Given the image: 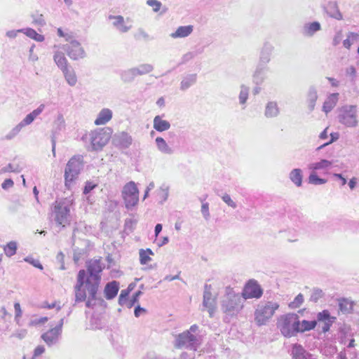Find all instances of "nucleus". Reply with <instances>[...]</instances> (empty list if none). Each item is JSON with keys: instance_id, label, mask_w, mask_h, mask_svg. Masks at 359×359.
Segmentation results:
<instances>
[{"instance_id": "obj_51", "label": "nucleus", "mask_w": 359, "mask_h": 359, "mask_svg": "<svg viewBox=\"0 0 359 359\" xmlns=\"http://www.w3.org/2000/svg\"><path fill=\"white\" fill-rule=\"evenodd\" d=\"M129 290H123L119 295V297H118V304L120 305H124V304H128V294H129Z\"/></svg>"}, {"instance_id": "obj_37", "label": "nucleus", "mask_w": 359, "mask_h": 359, "mask_svg": "<svg viewBox=\"0 0 359 359\" xmlns=\"http://www.w3.org/2000/svg\"><path fill=\"white\" fill-rule=\"evenodd\" d=\"M197 75L196 74H188L180 83V89L185 90L196 82Z\"/></svg>"}, {"instance_id": "obj_48", "label": "nucleus", "mask_w": 359, "mask_h": 359, "mask_svg": "<svg viewBox=\"0 0 359 359\" xmlns=\"http://www.w3.org/2000/svg\"><path fill=\"white\" fill-rule=\"evenodd\" d=\"M324 295V293L322 290L319 288H313L312 290L310 301L313 302H317L320 298H322Z\"/></svg>"}, {"instance_id": "obj_38", "label": "nucleus", "mask_w": 359, "mask_h": 359, "mask_svg": "<svg viewBox=\"0 0 359 359\" xmlns=\"http://www.w3.org/2000/svg\"><path fill=\"white\" fill-rule=\"evenodd\" d=\"M317 325V321L315 320H304L302 321H300L299 320V328H298V333L299 332H304L306 331H310L313 329H314Z\"/></svg>"}, {"instance_id": "obj_6", "label": "nucleus", "mask_w": 359, "mask_h": 359, "mask_svg": "<svg viewBox=\"0 0 359 359\" xmlns=\"http://www.w3.org/2000/svg\"><path fill=\"white\" fill-rule=\"evenodd\" d=\"M278 308L279 304L277 302L271 301L261 302L255 311L256 324L259 326L266 325Z\"/></svg>"}, {"instance_id": "obj_44", "label": "nucleus", "mask_w": 359, "mask_h": 359, "mask_svg": "<svg viewBox=\"0 0 359 359\" xmlns=\"http://www.w3.org/2000/svg\"><path fill=\"white\" fill-rule=\"evenodd\" d=\"M339 306L342 313H350L353 310V304L352 302L343 299L339 301Z\"/></svg>"}, {"instance_id": "obj_11", "label": "nucleus", "mask_w": 359, "mask_h": 359, "mask_svg": "<svg viewBox=\"0 0 359 359\" xmlns=\"http://www.w3.org/2000/svg\"><path fill=\"white\" fill-rule=\"evenodd\" d=\"M69 205L67 201H56L53 208L54 219L56 223L63 226H65L69 222Z\"/></svg>"}, {"instance_id": "obj_20", "label": "nucleus", "mask_w": 359, "mask_h": 359, "mask_svg": "<svg viewBox=\"0 0 359 359\" xmlns=\"http://www.w3.org/2000/svg\"><path fill=\"white\" fill-rule=\"evenodd\" d=\"M280 114V109L276 101H269L264 107V114L266 118H274Z\"/></svg>"}, {"instance_id": "obj_54", "label": "nucleus", "mask_w": 359, "mask_h": 359, "mask_svg": "<svg viewBox=\"0 0 359 359\" xmlns=\"http://www.w3.org/2000/svg\"><path fill=\"white\" fill-rule=\"evenodd\" d=\"M147 4L151 6L154 12H158L161 7V3L157 0H147Z\"/></svg>"}, {"instance_id": "obj_8", "label": "nucleus", "mask_w": 359, "mask_h": 359, "mask_svg": "<svg viewBox=\"0 0 359 359\" xmlns=\"http://www.w3.org/2000/svg\"><path fill=\"white\" fill-rule=\"evenodd\" d=\"M122 196L127 209H131L137 204L139 191L134 182L131 181L123 187Z\"/></svg>"}, {"instance_id": "obj_46", "label": "nucleus", "mask_w": 359, "mask_h": 359, "mask_svg": "<svg viewBox=\"0 0 359 359\" xmlns=\"http://www.w3.org/2000/svg\"><path fill=\"white\" fill-rule=\"evenodd\" d=\"M65 128V121L62 114L57 115L56 120L54 121V130L55 132L60 131Z\"/></svg>"}, {"instance_id": "obj_4", "label": "nucleus", "mask_w": 359, "mask_h": 359, "mask_svg": "<svg viewBox=\"0 0 359 359\" xmlns=\"http://www.w3.org/2000/svg\"><path fill=\"white\" fill-rule=\"evenodd\" d=\"M110 138L111 130L106 128L91 131L88 135L83 136L82 139L90 142V146L88 149L89 151H98L103 149Z\"/></svg>"}, {"instance_id": "obj_10", "label": "nucleus", "mask_w": 359, "mask_h": 359, "mask_svg": "<svg viewBox=\"0 0 359 359\" xmlns=\"http://www.w3.org/2000/svg\"><path fill=\"white\" fill-rule=\"evenodd\" d=\"M198 344L197 337L190 333L189 331H185L177 337L175 346L177 348H187L196 350Z\"/></svg>"}, {"instance_id": "obj_27", "label": "nucleus", "mask_w": 359, "mask_h": 359, "mask_svg": "<svg viewBox=\"0 0 359 359\" xmlns=\"http://www.w3.org/2000/svg\"><path fill=\"white\" fill-rule=\"evenodd\" d=\"M153 127L158 132H164L170 128V123L166 120L162 119L159 115L156 116L153 121Z\"/></svg>"}, {"instance_id": "obj_60", "label": "nucleus", "mask_w": 359, "mask_h": 359, "mask_svg": "<svg viewBox=\"0 0 359 359\" xmlns=\"http://www.w3.org/2000/svg\"><path fill=\"white\" fill-rule=\"evenodd\" d=\"M343 38L342 32L341 31L336 33L334 36L332 44L336 46L340 43Z\"/></svg>"}, {"instance_id": "obj_17", "label": "nucleus", "mask_w": 359, "mask_h": 359, "mask_svg": "<svg viewBox=\"0 0 359 359\" xmlns=\"http://www.w3.org/2000/svg\"><path fill=\"white\" fill-rule=\"evenodd\" d=\"M324 12L331 18L341 20L343 19L342 13L340 12L337 1H329L323 7Z\"/></svg>"}, {"instance_id": "obj_35", "label": "nucleus", "mask_w": 359, "mask_h": 359, "mask_svg": "<svg viewBox=\"0 0 359 359\" xmlns=\"http://www.w3.org/2000/svg\"><path fill=\"white\" fill-rule=\"evenodd\" d=\"M290 180L297 186L301 187L302 184V170L299 168H294L289 174Z\"/></svg>"}, {"instance_id": "obj_21", "label": "nucleus", "mask_w": 359, "mask_h": 359, "mask_svg": "<svg viewBox=\"0 0 359 359\" xmlns=\"http://www.w3.org/2000/svg\"><path fill=\"white\" fill-rule=\"evenodd\" d=\"M109 20H114L113 26L120 32H128L131 28V25L126 24L124 18L122 15H111L109 16Z\"/></svg>"}, {"instance_id": "obj_62", "label": "nucleus", "mask_w": 359, "mask_h": 359, "mask_svg": "<svg viewBox=\"0 0 359 359\" xmlns=\"http://www.w3.org/2000/svg\"><path fill=\"white\" fill-rule=\"evenodd\" d=\"M22 33H24L28 37L34 39L35 34H36V32L34 29L32 28H25L22 29Z\"/></svg>"}, {"instance_id": "obj_56", "label": "nucleus", "mask_w": 359, "mask_h": 359, "mask_svg": "<svg viewBox=\"0 0 359 359\" xmlns=\"http://www.w3.org/2000/svg\"><path fill=\"white\" fill-rule=\"evenodd\" d=\"M358 35L353 33V32H350L348 35V38L346 39H345L344 41H343V45L345 48L349 49L353 43V42L351 41V38H352V39H355Z\"/></svg>"}, {"instance_id": "obj_59", "label": "nucleus", "mask_w": 359, "mask_h": 359, "mask_svg": "<svg viewBox=\"0 0 359 359\" xmlns=\"http://www.w3.org/2000/svg\"><path fill=\"white\" fill-rule=\"evenodd\" d=\"M96 186L97 185L95 184H94L91 182H87L86 183V185L83 189V194H88V193L90 192V191H92L94 188H95Z\"/></svg>"}, {"instance_id": "obj_47", "label": "nucleus", "mask_w": 359, "mask_h": 359, "mask_svg": "<svg viewBox=\"0 0 359 359\" xmlns=\"http://www.w3.org/2000/svg\"><path fill=\"white\" fill-rule=\"evenodd\" d=\"M202 53L201 51L199 52H194V51H189L184 54L181 58V62H180V65L185 64L188 62L189 61L194 59L198 53Z\"/></svg>"}, {"instance_id": "obj_39", "label": "nucleus", "mask_w": 359, "mask_h": 359, "mask_svg": "<svg viewBox=\"0 0 359 359\" xmlns=\"http://www.w3.org/2000/svg\"><path fill=\"white\" fill-rule=\"evenodd\" d=\"M135 76H142L151 72L154 69L153 65L150 64H141L133 68Z\"/></svg>"}, {"instance_id": "obj_41", "label": "nucleus", "mask_w": 359, "mask_h": 359, "mask_svg": "<svg viewBox=\"0 0 359 359\" xmlns=\"http://www.w3.org/2000/svg\"><path fill=\"white\" fill-rule=\"evenodd\" d=\"M17 249L18 243L15 241H10L4 247V253L8 257L15 255Z\"/></svg>"}, {"instance_id": "obj_57", "label": "nucleus", "mask_w": 359, "mask_h": 359, "mask_svg": "<svg viewBox=\"0 0 359 359\" xmlns=\"http://www.w3.org/2000/svg\"><path fill=\"white\" fill-rule=\"evenodd\" d=\"M201 213L203 217L208 220L210 217V212H209V204L208 203H204L201 206Z\"/></svg>"}, {"instance_id": "obj_49", "label": "nucleus", "mask_w": 359, "mask_h": 359, "mask_svg": "<svg viewBox=\"0 0 359 359\" xmlns=\"http://www.w3.org/2000/svg\"><path fill=\"white\" fill-rule=\"evenodd\" d=\"M303 302L304 296L300 293L294 298L293 302L289 304V307L291 309L298 308L302 304Z\"/></svg>"}, {"instance_id": "obj_19", "label": "nucleus", "mask_w": 359, "mask_h": 359, "mask_svg": "<svg viewBox=\"0 0 359 359\" xmlns=\"http://www.w3.org/2000/svg\"><path fill=\"white\" fill-rule=\"evenodd\" d=\"M318 97L317 88L314 86H309L306 95V103L310 112L314 110Z\"/></svg>"}, {"instance_id": "obj_52", "label": "nucleus", "mask_w": 359, "mask_h": 359, "mask_svg": "<svg viewBox=\"0 0 359 359\" xmlns=\"http://www.w3.org/2000/svg\"><path fill=\"white\" fill-rule=\"evenodd\" d=\"M142 292L140 290L137 291L132 297V298L128 300L127 306L128 308H132L139 300V297L142 295Z\"/></svg>"}, {"instance_id": "obj_31", "label": "nucleus", "mask_w": 359, "mask_h": 359, "mask_svg": "<svg viewBox=\"0 0 359 359\" xmlns=\"http://www.w3.org/2000/svg\"><path fill=\"white\" fill-rule=\"evenodd\" d=\"M267 67L265 66L259 65H258L256 70L253 74V82L259 85L262 84L266 76H265V71L266 70Z\"/></svg>"}, {"instance_id": "obj_7", "label": "nucleus", "mask_w": 359, "mask_h": 359, "mask_svg": "<svg viewBox=\"0 0 359 359\" xmlns=\"http://www.w3.org/2000/svg\"><path fill=\"white\" fill-rule=\"evenodd\" d=\"M357 106L344 105L338 109L339 122L348 128H355L358 124Z\"/></svg>"}, {"instance_id": "obj_58", "label": "nucleus", "mask_w": 359, "mask_h": 359, "mask_svg": "<svg viewBox=\"0 0 359 359\" xmlns=\"http://www.w3.org/2000/svg\"><path fill=\"white\" fill-rule=\"evenodd\" d=\"M88 294H89V297H88V299L86 302V306L88 308H93V306L95 305V303H93V301H95V300L97 299V292L95 293L94 297H93L91 296L92 294H90V291H88Z\"/></svg>"}, {"instance_id": "obj_22", "label": "nucleus", "mask_w": 359, "mask_h": 359, "mask_svg": "<svg viewBox=\"0 0 359 359\" xmlns=\"http://www.w3.org/2000/svg\"><path fill=\"white\" fill-rule=\"evenodd\" d=\"M119 284L117 281L113 280L108 283L104 287V295L107 299H114L118 294Z\"/></svg>"}, {"instance_id": "obj_55", "label": "nucleus", "mask_w": 359, "mask_h": 359, "mask_svg": "<svg viewBox=\"0 0 359 359\" xmlns=\"http://www.w3.org/2000/svg\"><path fill=\"white\" fill-rule=\"evenodd\" d=\"M158 194L163 201H166L168 196V187L163 184L159 189Z\"/></svg>"}, {"instance_id": "obj_36", "label": "nucleus", "mask_w": 359, "mask_h": 359, "mask_svg": "<svg viewBox=\"0 0 359 359\" xmlns=\"http://www.w3.org/2000/svg\"><path fill=\"white\" fill-rule=\"evenodd\" d=\"M332 164V163L331 161L326 159H322L318 162L309 164V169L313 170V172L316 170H326L329 168Z\"/></svg>"}, {"instance_id": "obj_40", "label": "nucleus", "mask_w": 359, "mask_h": 359, "mask_svg": "<svg viewBox=\"0 0 359 359\" xmlns=\"http://www.w3.org/2000/svg\"><path fill=\"white\" fill-rule=\"evenodd\" d=\"M250 88L244 84L241 86V90L238 95L239 104L245 106L248 99ZM243 107V109H245Z\"/></svg>"}, {"instance_id": "obj_50", "label": "nucleus", "mask_w": 359, "mask_h": 359, "mask_svg": "<svg viewBox=\"0 0 359 359\" xmlns=\"http://www.w3.org/2000/svg\"><path fill=\"white\" fill-rule=\"evenodd\" d=\"M139 256L140 262L142 265L147 264L151 260L150 256H149L145 252H144V249H140L139 250Z\"/></svg>"}, {"instance_id": "obj_15", "label": "nucleus", "mask_w": 359, "mask_h": 359, "mask_svg": "<svg viewBox=\"0 0 359 359\" xmlns=\"http://www.w3.org/2000/svg\"><path fill=\"white\" fill-rule=\"evenodd\" d=\"M133 141L132 136L124 131L115 133L112 138L114 145L121 149L129 148L133 144Z\"/></svg>"}, {"instance_id": "obj_34", "label": "nucleus", "mask_w": 359, "mask_h": 359, "mask_svg": "<svg viewBox=\"0 0 359 359\" xmlns=\"http://www.w3.org/2000/svg\"><path fill=\"white\" fill-rule=\"evenodd\" d=\"M321 26L318 22L306 24L303 29V34L307 36H312L316 32L320 30Z\"/></svg>"}, {"instance_id": "obj_23", "label": "nucleus", "mask_w": 359, "mask_h": 359, "mask_svg": "<svg viewBox=\"0 0 359 359\" xmlns=\"http://www.w3.org/2000/svg\"><path fill=\"white\" fill-rule=\"evenodd\" d=\"M194 31L193 25L180 26L176 31L170 34L172 39L185 38L189 36Z\"/></svg>"}, {"instance_id": "obj_53", "label": "nucleus", "mask_w": 359, "mask_h": 359, "mask_svg": "<svg viewBox=\"0 0 359 359\" xmlns=\"http://www.w3.org/2000/svg\"><path fill=\"white\" fill-rule=\"evenodd\" d=\"M222 199L229 207L233 209L237 207L236 203L231 198V196L228 194H224V195H222Z\"/></svg>"}, {"instance_id": "obj_43", "label": "nucleus", "mask_w": 359, "mask_h": 359, "mask_svg": "<svg viewBox=\"0 0 359 359\" xmlns=\"http://www.w3.org/2000/svg\"><path fill=\"white\" fill-rule=\"evenodd\" d=\"M21 170L22 167L18 163H11L0 169V175L9 172H20Z\"/></svg>"}, {"instance_id": "obj_9", "label": "nucleus", "mask_w": 359, "mask_h": 359, "mask_svg": "<svg viewBox=\"0 0 359 359\" xmlns=\"http://www.w3.org/2000/svg\"><path fill=\"white\" fill-rule=\"evenodd\" d=\"M66 41L69 43L63 45L62 49L71 59L76 60L86 56L85 50L78 41L73 39L72 36L67 38Z\"/></svg>"}, {"instance_id": "obj_2", "label": "nucleus", "mask_w": 359, "mask_h": 359, "mask_svg": "<svg viewBox=\"0 0 359 359\" xmlns=\"http://www.w3.org/2000/svg\"><path fill=\"white\" fill-rule=\"evenodd\" d=\"M222 310L228 316L236 315L243 307V299L232 289L227 288L222 300Z\"/></svg>"}, {"instance_id": "obj_28", "label": "nucleus", "mask_w": 359, "mask_h": 359, "mask_svg": "<svg viewBox=\"0 0 359 359\" xmlns=\"http://www.w3.org/2000/svg\"><path fill=\"white\" fill-rule=\"evenodd\" d=\"M53 60L61 71L70 67L68 65V61L62 51L57 50L55 52Z\"/></svg>"}, {"instance_id": "obj_32", "label": "nucleus", "mask_w": 359, "mask_h": 359, "mask_svg": "<svg viewBox=\"0 0 359 359\" xmlns=\"http://www.w3.org/2000/svg\"><path fill=\"white\" fill-rule=\"evenodd\" d=\"M309 354L302 346L297 344L292 346L291 355L293 359H304Z\"/></svg>"}, {"instance_id": "obj_1", "label": "nucleus", "mask_w": 359, "mask_h": 359, "mask_svg": "<svg viewBox=\"0 0 359 359\" xmlns=\"http://www.w3.org/2000/svg\"><path fill=\"white\" fill-rule=\"evenodd\" d=\"M104 269L100 259H92L87 262V270L90 276H86L85 270L81 269L77 275L76 284L74 286L75 302H82L86 299V290L90 292L93 297L97 292L101 280L100 273Z\"/></svg>"}, {"instance_id": "obj_45", "label": "nucleus", "mask_w": 359, "mask_h": 359, "mask_svg": "<svg viewBox=\"0 0 359 359\" xmlns=\"http://www.w3.org/2000/svg\"><path fill=\"white\" fill-rule=\"evenodd\" d=\"M309 183L315 185L323 184L327 182V180L320 178L315 172H312L309 177Z\"/></svg>"}, {"instance_id": "obj_18", "label": "nucleus", "mask_w": 359, "mask_h": 359, "mask_svg": "<svg viewBox=\"0 0 359 359\" xmlns=\"http://www.w3.org/2000/svg\"><path fill=\"white\" fill-rule=\"evenodd\" d=\"M273 50L274 47L271 43L266 41L264 43L263 47L260 51L259 62V65L266 67V64H268L271 60V56L273 52Z\"/></svg>"}, {"instance_id": "obj_61", "label": "nucleus", "mask_w": 359, "mask_h": 359, "mask_svg": "<svg viewBox=\"0 0 359 359\" xmlns=\"http://www.w3.org/2000/svg\"><path fill=\"white\" fill-rule=\"evenodd\" d=\"M14 185V182L11 179H6L1 184V188L4 190H7Z\"/></svg>"}, {"instance_id": "obj_13", "label": "nucleus", "mask_w": 359, "mask_h": 359, "mask_svg": "<svg viewBox=\"0 0 359 359\" xmlns=\"http://www.w3.org/2000/svg\"><path fill=\"white\" fill-rule=\"evenodd\" d=\"M263 290L257 282L255 280H249L245 285L242 292L243 299H259L262 296Z\"/></svg>"}, {"instance_id": "obj_64", "label": "nucleus", "mask_w": 359, "mask_h": 359, "mask_svg": "<svg viewBox=\"0 0 359 359\" xmlns=\"http://www.w3.org/2000/svg\"><path fill=\"white\" fill-rule=\"evenodd\" d=\"M45 352V347L42 345H39L36 347L34 351V357H39Z\"/></svg>"}, {"instance_id": "obj_29", "label": "nucleus", "mask_w": 359, "mask_h": 359, "mask_svg": "<svg viewBox=\"0 0 359 359\" xmlns=\"http://www.w3.org/2000/svg\"><path fill=\"white\" fill-rule=\"evenodd\" d=\"M155 142L156 144V147L160 152L168 155H171L174 153V149L167 144V142L163 137H156L155 140Z\"/></svg>"}, {"instance_id": "obj_30", "label": "nucleus", "mask_w": 359, "mask_h": 359, "mask_svg": "<svg viewBox=\"0 0 359 359\" xmlns=\"http://www.w3.org/2000/svg\"><path fill=\"white\" fill-rule=\"evenodd\" d=\"M65 81L70 86H74L77 83V76L75 71L71 67H68L62 71Z\"/></svg>"}, {"instance_id": "obj_26", "label": "nucleus", "mask_w": 359, "mask_h": 359, "mask_svg": "<svg viewBox=\"0 0 359 359\" xmlns=\"http://www.w3.org/2000/svg\"><path fill=\"white\" fill-rule=\"evenodd\" d=\"M112 118V111L109 109H102L97 115L95 121V124L97 126L104 125L109 122Z\"/></svg>"}, {"instance_id": "obj_63", "label": "nucleus", "mask_w": 359, "mask_h": 359, "mask_svg": "<svg viewBox=\"0 0 359 359\" xmlns=\"http://www.w3.org/2000/svg\"><path fill=\"white\" fill-rule=\"evenodd\" d=\"M22 29H17V30H10L6 32V35L7 37L10 39H15L18 33H22Z\"/></svg>"}, {"instance_id": "obj_42", "label": "nucleus", "mask_w": 359, "mask_h": 359, "mask_svg": "<svg viewBox=\"0 0 359 359\" xmlns=\"http://www.w3.org/2000/svg\"><path fill=\"white\" fill-rule=\"evenodd\" d=\"M120 76L124 83H130L136 77L133 68L122 71Z\"/></svg>"}, {"instance_id": "obj_3", "label": "nucleus", "mask_w": 359, "mask_h": 359, "mask_svg": "<svg viewBox=\"0 0 359 359\" xmlns=\"http://www.w3.org/2000/svg\"><path fill=\"white\" fill-rule=\"evenodd\" d=\"M299 319L298 314L294 313L282 315L278 318L277 327L285 337L296 336L299 330Z\"/></svg>"}, {"instance_id": "obj_24", "label": "nucleus", "mask_w": 359, "mask_h": 359, "mask_svg": "<svg viewBox=\"0 0 359 359\" xmlns=\"http://www.w3.org/2000/svg\"><path fill=\"white\" fill-rule=\"evenodd\" d=\"M45 108V105L41 104L39 106L38 108L33 110L31 113L27 114L21 121L20 123L25 127L26 126L30 125L35 118L40 115Z\"/></svg>"}, {"instance_id": "obj_16", "label": "nucleus", "mask_w": 359, "mask_h": 359, "mask_svg": "<svg viewBox=\"0 0 359 359\" xmlns=\"http://www.w3.org/2000/svg\"><path fill=\"white\" fill-rule=\"evenodd\" d=\"M61 334V332L53 327L44 332L41 337L48 346H51L59 341Z\"/></svg>"}, {"instance_id": "obj_12", "label": "nucleus", "mask_w": 359, "mask_h": 359, "mask_svg": "<svg viewBox=\"0 0 359 359\" xmlns=\"http://www.w3.org/2000/svg\"><path fill=\"white\" fill-rule=\"evenodd\" d=\"M217 295L212 293L211 285L205 284L203 306L208 309L210 317H212L216 311Z\"/></svg>"}, {"instance_id": "obj_14", "label": "nucleus", "mask_w": 359, "mask_h": 359, "mask_svg": "<svg viewBox=\"0 0 359 359\" xmlns=\"http://www.w3.org/2000/svg\"><path fill=\"white\" fill-rule=\"evenodd\" d=\"M337 318L332 316L328 310H323L319 312L316 316L317 323H318V327L321 328L323 332L325 333L328 332L330 327L335 322Z\"/></svg>"}, {"instance_id": "obj_5", "label": "nucleus", "mask_w": 359, "mask_h": 359, "mask_svg": "<svg viewBox=\"0 0 359 359\" xmlns=\"http://www.w3.org/2000/svg\"><path fill=\"white\" fill-rule=\"evenodd\" d=\"M83 168V158L81 155L74 156L67 162L65 169V184L69 189L73 182L78 179Z\"/></svg>"}, {"instance_id": "obj_25", "label": "nucleus", "mask_w": 359, "mask_h": 359, "mask_svg": "<svg viewBox=\"0 0 359 359\" xmlns=\"http://www.w3.org/2000/svg\"><path fill=\"white\" fill-rule=\"evenodd\" d=\"M339 100V93L330 94L323 103V111L326 114L331 111L336 106Z\"/></svg>"}, {"instance_id": "obj_33", "label": "nucleus", "mask_w": 359, "mask_h": 359, "mask_svg": "<svg viewBox=\"0 0 359 359\" xmlns=\"http://www.w3.org/2000/svg\"><path fill=\"white\" fill-rule=\"evenodd\" d=\"M309 354L302 346L297 344L292 346L291 355L293 359H304Z\"/></svg>"}]
</instances>
